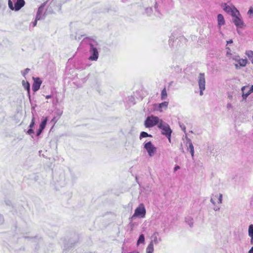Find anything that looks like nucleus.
<instances>
[{"mask_svg": "<svg viewBox=\"0 0 253 253\" xmlns=\"http://www.w3.org/2000/svg\"><path fill=\"white\" fill-rule=\"evenodd\" d=\"M42 130H43V129H42V128H40L39 129V130H38V131H37V136H39L41 134V133L42 132Z\"/></svg>", "mask_w": 253, "mask_h": 253, "instance_id": "obj_35", "label": "nucleus"}, {"mask_svg": "<svg viewBox=\"0 0 253 253\" xmlns=\"http://www.w3.org/2000/svg\"><path fill=\"white\" fill-rule=\"evenodd\" d=\"M144 148L148 153L150 157L154 156L157 152V148L152 143L151 141H145L143 143Z\"/></svg>", "mask_w": 253, "mask_h": 253, "instance_id": "obj_4", "label": "nucleus"}, {"mask_svg": "<svg viewBox=\"0 0 253 253\" xmlns=\"http://www.w3.org/2000/svg\"><path fill=\"white\" fill-rule=\"evenodd\" d=\"M34 133V131L33 129H32L31 128H30L28 131L27 133L29 135H31L32 134H33Z\"/></svg>", "mask_w": 253, "mask_h": 253, "instance_id": "obj_34", "label": "nucleus"}, {"mask_svg": "<svg viewBox=\"0 0 253 253\" xmlns=\"http://www.w3.org/2000/svg\"><path fill=\"white\" fill-rule=\"evenodd\" d=\"M227 108L228 110H230L233 108V106L231 103H228L227 104Z\"/></svg>", "mask_w": 253, "mask_h": 253, "instance_id": "obj_33", "label": "nucleus"}, {"mask_svg": "<svg viewBox=\"0 0 253 253\" xmlns=\"http://www.w3.org/2000/svg\"><path fill=\"white\" fill-rule=\"evenodd\" d=\"M233 42L232 40H230L229 41H227V43H232Z\"/></svg>", "mask_w": 253, "mask_h": 253, "instance_id": "obj_46", "label": "nucleus"}, {"mask_svg": "<svg viewBox=\"0 0 253 253\" xmlns=\"http://www.w3.org/2000/svg\"><path fill=\"white\" fill-rule=\"evenodd\" d=\"M167 97V92L166 88H164L162 90L161 92V99L164 100Z\"/></svg>", "mask_w": 253, "mask_h": 253, "instance_id": "obj_22", "label": "nucleus"}, {"mask_svg": "<svg viewBox=\"0 0 253 253\" xmlns=\"http://www.w3.org/2000/svg\"><path fill=\"white\" fill-rule=\"evenodd\" d=\"M249 91L251 93L253 92V85H252V86L250 88V89Z\"/></svg>", "mask_w": 253, "mask_h": 253, "instance_id": "obj_41", "label": "nucleus"}, {"mask_svg": "<svg viewBox=\"0 0 253 253\" xmlns=\"http://www.w3.org/2000/svg\"><path fill=\"white\" fill-rule=\"evenodd\" d=\"M43 6H41L40 7H39L38 11H37V15L36 17L37 20H40L42 19V14L43 12Z\"/></svg>", "mask_w": 253, "mask_h": 253, "instance_id": "obj_16", "label": "nucleus"}, {"mask_svg": "<svg viewBox=\"0 0 253 253\" xmlns=\"http://www.w3.org/2000/svg\"><path fill=\"white\" fill-rule=\"evenodd\" d=\"M186 222L189 225L190 227H192L193 225V219L191 217H186L185 219Z\"/></svg>", "mask_w": 253, "mask_h": 253, "instance_id": "obj_23", "label": "nucleus"}, {"mask_svg": "<svg viewBox=\"0 0 253 253\" xmlns=\"http://www.w3.org/2000/svg\"><path fill=\"white\" fill-rule=\"evenodd\" d=\"M218 200V203L221 204L222 201V195L221 194H215L211 196L210 201L214 205L216 204V201Z\"/></svg>", "mask_w": 253, "mask_h": 253, "instance_id": "obj_11", "label": "nucleus"}, {"mask_svg": "<svg viewBox=\"0 0 253 253\" xmlns=\"http://www.w3.org/2000/svg\"><path fill=\"white\" fill-rule=\"evenodd\" d=\"M158 127L162 130V133L165 135L171 136L172 131L169 125L164 122L163 121L158 126Z\"/></svg>", "mask_w": 253, "mask_h": 253, "instance_id": "obj_7", "label": "nucleus"}, {"mask_svg": "<svg viewBox=\"0 0 253 253\" xmlns=\"http://www.w3.org/2000/svg\"><path fill=\"white\" fill-rule=\"evenodd\" d=\"M152 12V9L151 7H148L146 9V12L148 14L150 15Z\"/></svg>", "mask_w": 253, "mask_h": 253, "instance_id": "obj_30", "label": "nucleus"}, {"mask_svg": "<svg viewBox=\"0 0 253 253\" xmlns=\"http://www.w3.org/2000/svg\"><path fill=\"white\" fill-rule=\"evenodd\" d=\"M198 85L200 89V95H203V91L205 89L206 79L204 73H200L197 79Z\"/></svg>", "mask_w": 253, "mask_h": 253, "instance_id": "obj_5", "label": "nucleus"}, {"mask_svg": "<svg viewBox=\"0 0 253 253\" xmlns=\"http://www.w3.org/2000/svg\"><path fill=\"white\" fill-rule=\"evenodd\" d=\"M174 37L173 36H170V38H169V44L170 45H171L172 46H174V45L173 44V43L174 42H178L177 41V40H175V42H174Z\"/></svg>", "mask_w": 253, "mask_h": 253, "instance_id": "obj_26", "label": "nucleus"}, {"mask_svg": "<svg viewBox=\"0 0 253 253\" xmlns=\"http://www.w3.org/2000/svg\"><path fill=\"white\" fill-rule=\"evenodd\" d=\"M38 20H37V19L36 18L35 20L33 22V27H35L36 25H37V21Z\"/></svg>", "mask_w": 253, "mask_h": 253, "instance_id": "obj_38", "label": "nucleus"}, {"mask_svg": "<svg viewBox=\"0 0 253 253\" xmlns=\"http://www.w3.org/2000/svg\"><path fill=\"white\" fill-rule=\"evenodd\" d=\"M88 44L90 46L89 53L90 54L88 59L92 61H96L99 56V53L97 49L98 43L94 40H90L88 41Z\"/></svg>", "mask_w": 253, "mask_h": 253, "instance_id": "obj_1", "label": "nucleus"}, {"mask_svg": "<svg viewBox=\"0 0 253 253\" xmlns=\"http://www.w3.org/2000/svg\"><path fill=\"white\" fill-rule=\"evenodd\" d=\"M189 148L190 150H194V146L190 140L189 141Z\"/></svg>", "mask_w": 253, "mask_h": 253, "instance_id": "obj_32", "label": "nucleus"}, {"mask_svg": "<svg viewBox=\"0 0 253 253\" xmlns=\"http://www.w3.org/2000/svg\"><path fill=\"white\" fill-rule=\"evenodd\" d=\"M145 242V237L143 234H141L137 242V244L138 245L140 244H143Z\"/></svg>", "mask_w": 253, "mask_h": 253, "instance_id": "obj_21", "label": "nucleus"}, {"mask_svg": "<svg viewBox=\"0 0 253 253\" xmlns=\"http://www.w3.org/2000/svg\"><path fill=\"white\" fill-rule=\"evenodd\" d=\"M169 104V102L167 101H165L164 102H162L161 103H160L159 104H155V106H158V110L160 112H162L164 109H166L168 107Z\"/></svg>", "mask_w": 253, "mask_h": 253, "instance_id": "obj_15", "label": "nucleus"}, {"mask_svg": "<svg viewBox=\"0 0 253 253\" xmlns=\"http://www.w3.org/2000/svg\"><path fill=\"white\" fill-rule=\"evenodd\" d=\"M152 240L150 242V243H152L153 245H158L162 241V238L160 237L159 233L158 232H155L153 233L152 236Z\"/></svg>", "mask_w": 253, "mask_h": 253, "instance_id": "obj_12", "label": "nucleus"}, {"mask_svg": "<svg viewBox=\"0 0 253 253\" xmlns=\"http://www.w3.org/2000/svg\"><path fill=\"white\" fill-rule=\"evenodd\" d=\"M180 169V167L178 166H176L174 167V171H176V170H177L178 169Z\"/></svg>", "mask_w": 253, "mask_h": 253, "instance_id": "obj_39", "label": "nucleus"}, {"mask_svg": "<svg viewBox=\"0 0 253 253\" xmlns=\"http://www.w3.org/2000/svg\"><path fill=\"white\" fill-rule=\"evenodd\" d=\"M47 118H45L43 119V120L42 121V122L41 123V124H40V128L43 129L45 127V126H46V124L47 123Z\"/></svg>", "mask_w": 253, "mask_h": 253, "instance_id": "obj_24", "label": "nucleus"}, {"mask_svg": "<svg viewBox=\"0 0 253 253\" xmlns=\"http://www.w3.org/2000/svg\"><path fill=\"white\" fill-rule=\"evenodd\" d=\"M169 139V142H170V136H169L168 135H166Z\"/></svg>", "mask_w": 253, "mask_h": 253, "instance_id": "obj_49", "label": "nucleus"}, {"mask_svg": "<svg viewBox=\"0 0 253 253\" xmlns=\"http://www.w3.org/2000/svg\"><path fill=\"white\" fill-rule=\"evenodd\" d=\"M24 0H9L8 4L10 9L15 11L19 10L25 5Z\"/></svg>", "mask_w": 253, "mask_h": 253, "instance_id": "obj_2", "label": "nucleus"}, {"mask_svg": "<svg viewBox=\"0 0 253 253\" xmlns=\"http://www.w3.org/2000/svg\"><path fill=\"white\" fill-rule=\"evenodd\" d=\"M226 55L230 58V57H231V56H233V55H232L230 52V51H227V53H226Z\"/></svg>", "mask_w": 253, "mask_h": 253, "instance_id": "obj_36", "label": "nucleus"}, {"mask_svg": "<svg viewBox=\"0 0 253 253\" xmlns=\"http://www.w3.org/2000/svg\"><path fill=\"white\" fill-rule=\"evenodd\" d=\"M152 137V135L150 134H148L147 132L142 131L141 132L139 136L140 139H141L143 137Z\"/></svg>", "mask_w": 253, "mask_h": 253, "instance_id": "obj_25", "label": "nucleus"}, {"mask_svg": "<svg viewBox=\"0 0 253 253\" xmlns=\"http://www.w3.org/2000/svg\"><path fill=\"white\" fill-rule=\"evenodd\" d=\"M213 209L215 211H217L219 210V208L217 207H215Z\"/></svg>", "mask_w": 253, "mask_h": 253, "instance_id": "obj_47", "label": "nucleus"}, {"mask_svg": "<svg viewBox=\"0 0 253 253\" xmlns=\"http://www.w3.org/2000/svg\"><path fill=\"white\" fill-rule=\"evenodd\" d=\"M251 62L253 64V60Z\"/></svg>", "mask_w": 253, "mask_h": 253, "instance_id": "obj_50", "label": "nucleus"}, {"mask_svg": "<svg viewBox=\"0 0 253 253\" xmlns=\"http://www.w3.org/2000/svg\"><path fill=\"white\" fill-rule=\"evenodd\" d=\"M154 252V245L152 243H149L148 247L146 248L147 253H153Z\"/></svg>", "mask_w": 253, "mask_h": 253, "instance_id": "obj_19", "label": "nucleus"}, {"mask_svg": "<svg viewBox=\"0 0 253 253\" xmlns=\"http://www.w3.org/2000/svg\"><path fill=\"white\" fill-rule=\"evenodd\" d=\"M35 125V118L33 117L32 119V121H31V123L29 126V127L30 128H32Z\"/></svg>", "mask_w": 253, "mask_h": 253, "instance_id": "obj_29", "label": "nucleus"}, {"mask_svg": "<svg viewBox=\"0 0 253 253\" xmlns=\"http://www.w3.org/2000/svg\"><path fill=\"white\" fill-rule=\"evenodd\" d=\"M245 54L248 57L249 59L252 62L253 61V51L251 50H246L245 51Z\"/></svg>", "mask_w": 253, "mask_h": 253, "instance_id": "obj_18", "label": "nucleus"}, {"mask_svg": "<svg viewBox=\"0 0 253 253\" xmlns=\"http://www.w3.org/2000/svg\"><path fill=\"white\" fill-rule=\"evenodd\" d=\"M33 79L34 80V82L32 85V89L34 92H36L40 89L42 82L39 78H33Z\"/></svg>", "mask_w": 253, "mask_h": 253, "instance_id": "obj_13", "label": "nucleus"}, {"mask_svg": "<svg viewBox=\"0 0 253 253\" xmlns=\"http://www.w3.org/2000/svg\"><path fill=\"white\" fill-rule=\"evenodd\" d=\"M251 237V244H253V236H250Z\"/></svg>", "mask_w": 253, "mask_h": 253, "instance_id": "obj_42", "label": "nucleus"}, {"mask_svg": "<svg viewBox=\"0 0 253 253\" xmlns=\"http://www.w3.org/2000/svg\"><path fill=\"white\" fill-rule=\"evenodd\" d=\"M146 214V210L143 204H141L135 210L134 213L132 216V217H139L141 218H144Z\"/></svg>", "mask_w": 253, "mask_h": 253, "instance_id": "obj_8", "label": "nucleus"}, {"mask_svg": "<svg viewBox=\"0 0 253 253\" xmlns=\"http://www.w3.org/2000/svg\"><path fill=\"white\" fill-rule=\"evenodd\" d=\"M230 59L237 62L241 67H245L248 63V61L246 58L241 59L240 56L237 54L231 56Z\"/></svg>", "mask_w": 253, "mask_h": 253, "instance_id": "obj_9", "label": "nucleus"}, {"mask_svg": "<svg viewBox=\"0 0 253 253\" xmlns=\"http://www.w3.org/2000/svg\"><path fill=\"white\" fill-rule=\"evenodd\" d=\"M180 127H181L182 129L184 131H185V129H186V127L185 126H180Z\"/></svg>", "mask_w": 253, "mask_h": 253, "instance_id": "obj_44", "label": "nucleus"}, {"mask_svg": "<svg viewBox=\"0 0 253 253\" xmlns=\"http://www.w3.org/2000/svg\"><path fill=\"white\" fill-rule=\"evenodd\" d=\"M249 236H253V225L251 224L249 227Z\"/></svg>", "mask_w": 253, "mask_h": 253, "instance_id": "obj_27", "label": "nucleus"}, {"mask_svg": "<svg viewBox=\"0 0 253 253\" xmlns=\"http://www.w3.org/2000/svg\"><path fill=\"white\" fill-rule=\"evenodd\" d=\"M22 83L23 87L27 90L28 94L30 96V84L25 81H23Z\"/></svg>", "mask_w": 253, "mask_h": 253, "instance_id": "obj_17", "label": "nucleus"}, {"mask_svg": "<svg viewBox=\"0 0 253 253\" xmlns=\"http://www.w3.org/2000/svg\"><path fill=\"white\" fill-rule=\"evenodd\" d=\"M247 14L249 15L250 17H253V6H251L248 10Z\"/></svg>", "mask_w": 253, "mask_h": 253, "instance_id": "obj_28", "label": "nucleus"}, {"mask_svg": "<svg viewBox=\"0 0 253 253\" xmlns=\"http://www.w3.org/2000/svg\"><path fill=\"white\" fill-rule=\"evenodd\" d=\"M232 20L235 26L238 28H242L244 26V23L242 20V16L238 11L237 13L232 16Z\"/></svg>", "mask_w": 253, "mask_h": 253, "instance_id": "obj_6", "label": "nucleus"}, {"mask_svg": "<svg viewBox=\"0 0 253 253\" xmlns=\"http://www.w3.org/2000/svg\"><path fill=\"white\" fill-rule=\"evenodd\" d=\"M249 253H253V247L250 250Z\"/></svg>", "mask_w": 253, "mask_h": 253, "instance_id": "obj_45", "label": "nucleus"}, {"mask_svg": "<svg viewBox=\"0 0 253 253\" xmlns=\"http://www.w3.org/2000/svg\"><path fill=\"white\" fill-rule=\"evenodd\" d=\"M157 12H158V15L157 16H159V17H160L162 15V14L160 13V12L158 10H157Z\"/></svg>", "mask_w": 253, "mask_h": 253, "instance_id": "obj_48", "label": "nucleus"}, {"mask_svg": "<svg viewBox=\"0 0 253 253\" xmlns=\"http://www.w3.org/2000/svg\"><path fill=\"white\" fill-rule=\"evenodd\" d=\"M246 87H247L245 86L242 87V89H241L242 91L243 92L242 97L244 99H246L247 98V97L249 95V94L251 93L249 91L247 93L245 92L244 91H245V89L246 88Z\"/></svg>", "mask_w": 253, "mask_h": 253, "instance_id": "obj_20", "label": "nucleus"}, {"mask_svg": "<svg viewBox=\"0 0 253 253\" xmlns=\"http://www.w3.org/2000/svg\"><path fill=\"white\" fill-rule=\"evenodd\" d=\"M234 65L236 69H239L241 67L238 63L235 64Z\"/></svg>", "mask_w": 253, "mask_h": 253, "instance_id": "obj_37", "label": "nucleus"}, {"mask_svg": "<svg viewBox=\"0 0 253 253\" xmlns=\"http://www.w3.org/2000/svg\"><path fill=\"white\" fill-rule=\"evenodd\" d=\"M222 7L223 9L226 13L231 15L232 16L238 11V10L234 6H230L226 3H224Z\"/></svg>", "mask_w": 253, "mask_h": 253, "instance_id": "obj_10", "label": "nucleus"}, {"mask_svg": "<svg viewBox=\"0 0 253 253\" xmlns=\"http://www.w3.org/2000/svg\"><path fill=\"white\" fill-rule=\"evenodd\" d=\"M30 69L26 68L24 71L22 72V74L23 75V76H25L28 73Z\"/></svg>", "mask_w": 253, "mask_h": 253, "instance_id": "obj_31", "label": "nucleus"}, {"mask_svg": "<svg viewBox=\"0 0 253 253\" xmlns=\"http://www.w3.org/2000/svg\"><path fill=\"white\" fill-rule=\"evenodd\" d=\"M52 97V96L51 95H46V96H45V98H46V99H49V98H51Z\"/></svg>", "mask_w": 253, "mask_h": 253, "instance_id": "obj_43", "label": "nucleus"}, {"mask_svg": "<svg viewBox=\"0 0 253 253\" xmlns=\"http://www.w3.org/2000/svg\"><path fill=\"white\" fill-rule=\"evenodd\" d=\"M217 26L220 31V33L222 35V33L220 32L221 27L224 25L225 24V21L223 16L221 14H218L217 16Z\"/></svg>", "mask_w": 253, "mask_h": 253, "instance_id": "obj_14", "label": "nucleus"}, {"mask_svg": "<svg viewBox=\"0 0 253 253\" xmlns=\"http://www.w3.org/2000/svg\"><path fill=\"white\" fill-rule=\"evenodd\" d=\"M161 121H162V120L158 117L151 116L146 118L144 122V125L146 127H152L157 124L159 125Z\"/></svg>", "mask_w": 253, "mask_h": 253, "instance_id": "obj_3", "label": "nucleus"}, {"mask_svg": "<svg viewBox=\"0 0 253 253\" xmlns=\"http://www.w3.org/2000/svg\"><path fill=\"white\" fill-rule=\"evenodd\" d=\"M190 153L191 154L192 157L193 158L194 157V150H190Z\"/></svg>", "mask_w": 253, "mask_h": 253, "instance_id": "obj_40", "label": "nucleus"}]
</instances>
